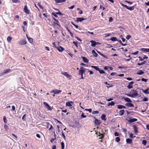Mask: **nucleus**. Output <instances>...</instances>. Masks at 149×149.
Listing matches in <instances>:
<instances>
[{"label":"nucleus","instance_id":"nucleus-62","mask_svg":"<svg viewBox=\"0 0 149 149\" xmlns=\"http://www.w3.org/2000/svg\"><path fill=\"white\" fill-rule=\"evenodd\" d=\"M139 52L138 51H137L134 53H133V54H134V55H136V54H137L138 53H139Z\"/></svg>","mask_w":149,"mask_h":149},{"label":"nucleus","instance_id":"nucleus-39","mask_svg":"<svg viewBox=\"0 0 149 149\" xmlns=\"http://www.w3.org/2000/svg\"><path fill=\"white\" fill-rule=\"evenodd\" d=\"M100 74H103V73H105V72H104L103 70H100L99 69V70L98 71Z\"/></svg>","mask_w":149,"mask_h":149},{"label":"nucleus","instance_id":"nucleus-3","mask_svg":"<svg viewBox=\"0 0 149 149\" xmlns=\"http://www.w3.org/2000/svg\"><path fill=\"white\" fill-rule=\"evenodd\" d=\"M85 19L82 17L77 18V19L76 20V21L77 22H81L82 21L84 20Z\"/></svg>","mask_w":149,"mask_h":149},{"label":"nucleus","instance_id":"nucleus-26","mask_svg":"<svg viewBox=\"0 0 149 149\" xmlns=\"http://www.w3.org/2000/svg\"><path fill=\"white\" fill-rule=\"evenodd\" d=\"M91 67L95 69V70H96L97 71H99L100 69L98 67H97V66H91Z\"/></svg>","mask_w":149,"mask_h":149},{"label":"nucleus","instance_id":"nucleus-56","mask_svg":"<svg viewBox=\"0 0 149 149\" xmlns=\"http://www.w3.org/2000/svg\"><path fill=\"white\" fill-rule=\"evenodd\" d=\"M114 135H115V136H118L119 135V134L118 132H116L115 133V134H114Z\"/></svg>","mask_w":149,"mask_h":149},{"label":"nucleus","instance_id":"nucleus-33","mask_svg":"<svg viewBox=\"0 0 149 149\" xmlns=\"http://www.w3.org/2000/svg\"><path fill=\"white\" fill-rule=\"evenodd\" d=\"M61 149H64V143L63 142H61Z\"/></svg>","mask_w":149,"mask_h":149},{"label":"nucleus","instance_id":"nucleus-21","mask_svg":"<svg viewBox=\"0 0 149 149\" xmlns=\"http://www.w3.org/2000/svg\"><path fill=\"white\" fill-rule=\"evenodd\" d=\"M124 113V110L123 109L120 110L119 112V114L120 116H122L123 115Z\"/></svg>","mask_w":149,"mask_h":149},{"label":"nucleus","instance_id":"nucleus-54","mask_svg":"<svg viewBox=\"0 0 149 149\" xmlns=\"http://www.w3.org/2000/svg\"><path fill=\"white\" fill-rule=\"evenodd\" d=\"M12 110L13 111H15V107L14 106H12Z\"/></svg>","mask_w":149,"mask_h":149},{"label":"nucleus","instance_id":"nucleus-28","mask_svg":"<svg viewBox=\"0 0 149 149\" xmlns=\"http://www.w3.org/2000/svg\"><path fill=\"white\" fill-rule=\"evenodd\" d=\"M11 70L10 69H7L5 70L4 71V72H3V73L6 74L8 72L10 71Z\"/></svg>","mask_w":149,"mask_h":149},{"label":"nucleus","instance_id":"nucleus-34","mask_svg":"<svg viewBox=\"0 0 149 149\" xmlns=\"http://www.w3.org/2000/svg\"><path fill=\"white\" fill-rule=\"evenodd\" d=\"M12 1L13 3H15L19 2L20 1L19 0H12Z\"/></svg>","mask_w":149,"mask_h":149},{"label":"nucleus","instance_id":"nucleus-60","mask_svg":"<svg viewBox=\"0 0 149 149\" xmlns=\"http://www.w3.org/2000/svg\"><path fill=\"white\" fill-rule=\"evenodd\" d=\"M127 79L129 81H130L132 80V79L130 77H128L127 78Z\"/></svg>","mask_w":149,"mask_h":149},{"label":"nucleus","instance_id":"nucleus-40","mask_svg":"<svg viewBox=\"0 0 149 149\" xmlns=\"http://www.w3.org/2000/svg\"><path fill=\"white\" fill-rule=\"evenodd\" d=\"M77 42H75V41H73V44L76 47H78V45H77Z\"/></svg>","mask_w":149,"mask_h":149},{"label":"nucleus","instance_id":"nucleus-6","mask_svg":"<svg viewBox=\"0 0 149 149\" xmlns=\"http://www.w3.org/2000/svg\"><path fill=\"white\" fill-rule=\"evenodd\" d=\"M63 75L65 76L67 78H69L71 77V76L69 74H68L67 72H62L61 73Z\"/></svg>","mask_w":149,"mask_h":149},{"label":"nucleus","instance_id":"nucleus-37","mask_svg":"<svg viewBox=\"0 0 149 149\" xmlns=\"http://www.w3.org/2000/svg\"><path fill=\"white\" fill-rule=\"evenodd\" d=\"M127 88L129 89H130L133 88V86L132 85H130L129 84L127 86Z\"/></svg>","mask_w":149,"mask_h":149},{"label":"nucleus","instance_id":"nucleus-27","mask_svg":"<svg viewBox=\"0 0 149 149\" xmlns=\"http://www.w3.org/2000/svg\"><path fill=\"white\" fill-rule=\"evenodd\" d=\"M115 104V103L113 102H108V106H109L110 105L113 106Z\"/></svg>","mask_w":149,"mask_h":149},{"label":"nucleus","instance_id":"nucleus-50","mask_svg":"<svg viewBox=\"0 0 149 149\" xmlns=\"http://www.w3.org/2000/svg\"><path fill=\"white\" fill-rule=\"evenodd\" d=\"M148 100V99L146 97L144 98L142 100V101H144V102H146V101H147Z\"/></svg>","mask_w":149,"mask_h":149},{"label":"nucleus","instance_id":"nucleus-18","mask_svg":"<svg viewBox=\"0 0 149 149\" xmlns=\"http://www.w3.org/2000/svg\"><path fill=\"white\" fill-rule=\"evenodd\" d=\"M83 61L85 63H88V59L82 56Z\"/></svg>","mask_w":149,"mask_h":149},{"label":"nucleus","instance_id":"nucleus-25","mask_svg":"<svg viewBox=\"0 0 149 149\" xmlns=\"http://www.w3.org/2000/svg\"><path fill=\"white\" fill-rule=\"evenodd\" d=\"M149 90V88H148L147 89L143 91L145 94H149V92H148V91Z\"/></svg>","mask_w":149,"mask_h":149},{"label":"nucleus","instance_id":"nucleus-22","mask_svg":"<svg viewBox=\"0 0 149 149\" xmlns=\"http://www.w3.org/2000/svg\"><path fill=\"white\" fill-rule=\"evenodd\" d=\"M133 128L134 129V131L135 133L138 132V128L136 125H133Z\"/></svg>","mask_w":149,"mask_h":149},{"label":"nucleus","instance_id":"nucleus-46","mask_svg":"<svg viewBox=\"0 0 149 149\" xmlns=\"http://www.w3.org/2000/svg\"><path fill=\"white\" fill-rule=\"evenodd\" d=\"M26 116V114L24 115H23V116L22 118V119L23 120H25Z\"/></svg>","mask_w":149,"mask_h":149},{"label":"nucleus","instance_id":"nucleus-4","mask_svg":"<svg viewBox=\"0 0 149 149\" xmlns=\"http://www.w3.org/2000/svg\"><path fill=\"white\" fill-rule=\"evenodd\" d=\"M26 41L25 40H21L19 43V44L20 45H23L26 44Z\"/></svg>","mask_w":149,"mask_h":149},{"label":"nucleus","instance_id":"nucleus-41","mask_svg":"<svg viewBox=\"0 0 149 149\" xmlns=\"http://www.w3.org/2000/svg\"><path fill=\"white\" fill-rule=\"evenodd\" d=\"M99 111H93L92 113L93 114H96V113H98Z\"/></svg>","mask_w":149,"mask_h":149},{"label":"nucleus","instance_id":"nucleus-16","mask_svg":"<svg viewBox=\"0 0 149 149\" xmlns=\"http://www.w3.org/2000/svg\"><path fill=\"white\" fill-rule=\"evenodd\" d=\"M56 3H61L64 2L66 0H54Z\"/></svg>","mask_w":149,"mask_h":149},{"label":"nucleus","instance_id":"nucleus-13","mask_svg":"<svg viewBox=\"0 0 149 149\" xmlns=\"http://www.w3.org/2000/svg\"><path fill=\"white\" fill-rule=\"evenodd\" d=\"M73 103V102L72 101L68 102L66 103V106L71 107L72 106V105L71 104Z\"/></svg>","mask_w":149,"mask_h":149},{"label":"nucleus","instance_id":"nucleus-20","mask_svg":"<svg viewBox=\"0 0 149 149\" xmlns=\"http://www.w3.org/2000/svg\"><path fill=\"white\" fill-rule=\"evenodd\" d=\"M101 119L104 121H106V116L104 114H103L101 117Z\"/></svg>","mask_w":149,"mask_h":149},{"label":"nucleus","instance_id":"nucleus-1","mask_svg":"<svg viewBox=\"0 0 149 149\" xmlns=\"http://www.w3.org/2000/svg\"><path fill=\"white\" fill-rule=\"evenodd\" d=\"M130 93L132 95V97H134L138 95L137 92L136 90H132Z\"/></svg>","mask_w":149,"mask_h":149},{"label":"nucleus","instance_id":"nucleus-57","mask_svg":"<svg viewBox=\"0 0 149 149\" xmlns=\"http://www.w3.org/2000/svg\"><path fill=\"white\" fill-rule=\"evenodd\" d=\"M134 81H132L131 82H130L129 84L130 85H132H132L134 84Z\"/></svg>","mask_w":149,"mask_h":149},{"label":"nucleus","instance_id":"nucleus-64","mask_svg":"<svg viewBox=\"0 0 149 149\" xmlns=\"http://www.w3.org/2000/svg\"><path fill=\"white\" fill-rule=\"evenodd\" d=\"M75 38L77 39V40H78L79 41H81V40L79 38H78V37H77L76 36Z\"/></svg>","mask_w":149,"mask_h":149},{"label":"nucleus","instance_id":"nucleus-55","mask_svg":"<svg viewBox=\"0 0 149 149\" xmlns=\"http://www.w3.org/2000/svg\"><path fill=\"white\" fill-rule=\"evenodd\" d=\"M54 24L57 25L58 26H59V24H59V22H58V21H56V22H54Z\"/></svg>","mask_w":149,"mask_h":149},{"label":"nucleus","instance_id":"nucleus-52","mask_svg":"<svg viewBox=\"0 0 149 149\" xmlns=\"http://www.w3.org/2000/svg\"><path fill=\"white\" fill-rule=\"evenodd\" d=\"M81 117L83 118H85L86 117V116L84 115V113H82L81 116Z\"/></svg>","mask_w":149,"mask_h":149},{"label":"nucleus","instance_id":"nucleus-12","mask_svg":"<svg viewBox=\"0 0 149 149\" xmlns=\"http://www.w3.org/2000/svg\"><path fill=\"white\" fill-rule=\"evenodd\" d=\"M140 50L143 52H149V48H142Z\"/></svg>","mask_w":149,"mask_h":149},{"label":"nucleus","instance_id":"nucleus-49","mask_svg":"<svg viewBox=\"0 0 149 149\" xmlns=\"http://www.w3.org/2000/svg\"><path fill=\"white\" fill-rule=\"evenodd\" d=\"M113 20V19L111 17H110L109 19V22H112Z\"/></svg>","mask_w":149,"mask_h":149},{"label":"nucleus","instance_id":"nucleus-9","mask_svg":"<svg viewBox=\"0 0 149 149\" xmlns=\"http://www.w3.org/2000/svg\"><path fill=\"white\" fill-rule=\"evenodd\" d=\"M90 42L91 43V46L93 47H95L96 45V42L94 40H91Z\"/></svg>","mask_w":149,"mask_h":149},{"label":"nucleus","instance_id":"nucleus-61","mask_svg":"<svg viewBox=\"0 0 149 149\" xmlns=\"http://www.w3.org/2000/svg\"><path fill=\"white\" fill-rule=\"evenodd\" d=\"M45 48L47 51H49L50 50L49 49V47L46 46V47H45Z\"/></svg>","mask_w":149,"mask_h":149},{"label":"nucleus","instance_id":"nucleus-30","mask_svg":"<svg viewBox=\"0 0 149 149\" xmlns=\"http://www.w3.org/2000/svg\"><path fill=\"white\" fill-rule=\"evenodd\" d=\"M110 40L113 41H115L117 40V38L116 37H112L111 38Z\"/></svg>","mask_w":149,"mask_h":149},{"label":"nucleus","instance_id":"nucleus-58","mask_svg":"<svg viewBox=\"0 0 149 149\" xmlns=\"http://www.w3.org/2000/svg\"><path fill=\"white\" fill-rule=\"evenodd\" d=\"M125 1L127 3L130 4H131L133 3L132 2H130V1Z\"/></svg>","mask_w":149,"mask_h":149},{"label":"nucleus","instance_id":"nucleus-15","mask_svg":"<svg viewBox=\"0 0 149 149\" xmlns=\"http://www.w3.org/2000/svg\"><path fill=\"white\" fill-rule=\"evenodd\" d=\"M26 36L29 42L31 43H32L33 42V39L32 38L29 37L27 35H26Z\"/></svg>","mask_w":149,"mask_h":149},{"label":"nucleus","instance_id":"nucleus-43","mask_svg":"<svg viewBox=\"0 0 149 149\" xmlns=\"http://www.w3.org/2000/svg\"><path fill=\"white\" fill-rule=\"evenodd\" d=\"M141 80L142 81H144L145 82H146L147 81V79H145L144 78H143L141 79Z\"/></svg>","mask_w":149,"mask_h":149},{"label":"nucleus","instance_id":"nucleus-35","mask_svg":"<svg viewBox=\"0 0 149 149\" xmlns=\"http://www.w3.org/2000/svg\"><path fill=\"white\" fill-rule=\"evenodd\" d=\"M144 73V72L141 70H140L139 72H138L137 74L141 75L143 74Z\"/></svg>","mask_w":149,"mask_h":149},{"label":"nucleus","instance_id":"nucleus-17","mask_svg":"<svg viewBox=\"0 0 149 149\" xmlns=\"http://www.w3.org/2000/svg\"><path fill=\"white\" fill-rule=\"evenodd\" d=\"M57 49L59 52H62L64 50V49L61 46L59 47H57Z\"/></svg>","mask_w":149,"mask_h":149},{"label":"nucleus","instance_id":"nucleus-29","mask_svg":"<svg viewBox=\"0 0 149 149\" xmlns=\"http://www.w3.org/2000/svg\"><path fill=\"white\" fill-rule=\"evenodd\" d=\"M95 123L96 124L99 125L100 123V122L97 119H95Z\"/></svg>","mask_w":149,"mask_h":149},{"label":"nucleus","instance_id":"nucleus-10","mask_svg":"<svg viewBox=\"0 0 149 149\" xmlns=\"http://www.w3.org/2000/svg\"><path fill=\"white\" fill-rule=\"evenodd\" d=\"M125 105L128 107H134V105L133 104L131 103V102L127 103L126 104H125Z\"/></svg>","mask_w":149,"mask_h":149},{"label":"nucleus","instance_id":"nucleus-19","mask_svg":"<svg viewBox=\"0 0 149 149\" xmlns=\"http://www.w3.org/2000/svg\"><path fill=\"white\" fill-rule=\"evenodd\" d=\"M92 53L93 54V56L96 57H97L98 56V54H97L95 52L94 50H93L92 51Z\"/></svg>","mask_w":149,"mask_h":149},{"label":"nucleus","instance_id":"nucleus-32","mask_svg":"<svg viewBox=\"0 0 149 149\" xmlns=\"http://www.w3.org/2000/svg\"><path fill=\"white\" fill-rule=\"evenodd\" d=\"M146 63V61H143V62L141 63H137V65H142L143 64H145Z\"/></svg>","mask_w":149,"mask_h":149},{"label":"nucleus","instance_id":"nucleus-5","mask_svg":"<svg viewBox=\"0 0 149 149\" xmlns=\"http://www.w3.org/2000/svg\"><path fill=\"white\" fill-rule=\"evenodd\" d=\"M24 11L26 13L28 14L29 13V11L27 7L26 6L24 7Z\"/></svg>","mask_w":149,"mask_h":149},{"label":"nucleus","instance_id":"nucleus-47","mask_svg":"<svg viewBox=\"0 0 149 149\" xmlns=\"http://www.w3.org/2000/svg\"><path fill=\"white\" fill-rule=\"evenodd\" d=\"M127 143H128L131 144L132 143V140H126Z\"/></svg>","mask_w":149,"mask_h":149},{"label":"nucleus","instance_id":"nucleus-11","mask_svg":"<svg viewBox=\"0 0 149 149\" xmlns=\"http://www.w3.org/2000/svg\"><path fill=\"white\" fill-rule=\"evenodd\" d=\"M123 98L124 99V100L127 102H132V100L128 97L125 98L123 97Z\"/></svg>","mask_w":149,"mask_h":149},{"label":"nucleus","instance_id":"nucleus-44","mask_svg":"<svg viewBox=\"0 0 149 149\" xmlns=\"http://www.w3.org/2000/svg\"><path fill=\"white\" fill-rule=\"evenodd\" d=\"M56 146L55 145H53L52 146V149H56Z\"/></svg>","mask_w":149,"mask_h":149},{"label":"nucleus","instance_id":"nucleus-36","mask_svg":"<svg viewBox=\"0 0 149 149\" xmlns=\"http://www.w3.org/2000/svg\"><path fill=\"white\" fill-rule=\"evenodd\" d=\"M118 41L120 42V43L123 46H125L127 45V44H123L120 40L119 41Z\"/></svg>","mask_w":149,"mask_h":149},{"label":"nucleus","instance_id":"nucleus-8","mask_svg":"<svg viewBox=\"0 0 149 149\" xmlns=\"http://www.w3.org/2000/svg\"><path fill=\"white\" fill-rule=\"evenodd\" d=\"M117 108L118 109H125L126 107L125 106L122 105H118L117 106Z\"/></svg>","mask_w":149,"mask_h":149},{"label":"nucleus","instance_id":"nucleus-24","mask_svg":"<svg viewBox=\"0 0 149 149\" xmlns=\"http://www.w3.org/2000/svg\"><path fill=\"white\" fill-rule=\"evenodd\" d=\"M61 91H62L61 90H58V89H55L54 94H58L60 92H61Z\"/></svg>","mask_w":149,"mask_h":149},{"label":"nucleus","instance_id":"nucleus-23","mask_svg":"<svg viewBox=\"0 0 149 149\" xmlns=\"http://www.w3.org/2000/svg\"><path fill=\"white\" fill-rule=\"evenodd\" d=\"M12 38L10 36H8L7 38V41L9 43H10L11 41Z\"/></svg>","mask_w":149,"mask_h":149},{"label":"nucleus","instance_id":"nucleus-38","mask_svg":"<svg viewBox=\"0 0 149 149\" xmlns=\"http://www.w3.org/2000/svg\"><path fill=\"white\" fill-rule=\"evenodd\" d=\"M134 6H132V7H130L129 10H134Z\"/></svg>","mask_w":149,"mask_h":149},{"label":"nucleus","instance_id":"nucleus-45","mask_svg":"<svg viewBox=\"0 0 149 149\" xmlns=\"http://www.w3.org/2000/svg\"><path fill=\"white\" fill-rule=\"evenodd\" d=\"M131 36L130 35H127L126 37V38L128 40L130 39L131 38Z\"/></svg>","mask_w":149,"mask_h":149},{"label":"nucleus","instance_id":"nucleus-31","mask_svg":"<svg viewBox=\"0 0 149 149\" xmlns=\"http://www.w3.org/2000/svg\"><path fill=\"white\" fill-rule=\"evenodd\" d=\"M3 121H4V123H7V120L6 118V116H4L3 117Z\"/></svg>","mask_w":149,"mask_h":149},{"label":"nucleus","instance_id":"nucleus-42","mask_svg":"<svg viewBox=\"0 0 149 149\" xmlns=\"http://www.w3.org/2000/svg\"><path fill=\"white\" fill-rule=\"evenodd\" d=\"M111 35V33H105V37H108L109 36H110Z\"/></svg>","mask_w":149,"mask_h":149},{"label":"nucleus","instance_id":"nucleus-63","mask_svg":"<svg viewBox=\"0 0 149 149\" xmlns=\"http://www.w3.org/2000/svg\"><path fill=\"white\" fill-rule=\"evenodd\" d=\"M123 131L125 132H126L127 131V130L126 129L124 128L123 129Z\"/></svg>","mask_w":149,"mask_h":149},{"label":"nucleus","instance_id":"nucleus-48","mask_svg":"<svg viewBox=\"0 0 149 149\" xmlns=\"http://www.w3.org/2000/svg\"><path fill=\"white\" fill-rule=\"evenodd\" d=\"M4 128L6 129V130H7L8 129V127L7 125L6 124L4 125Z\"/></svg>","mask_w":149,"mask_h":149},{"label":"nucleus","instance_id":"nucleus-51","mask_svg":"<svg viewBox=\"0 0 149 149\" xmlns=\"http://www.w3.org/2000/svg\"><path fill=\"white\" fill-rule=\"evenodd\" d=\"M147 143L146 140H143L142 143L144 145H145Z\"/></svg>","mask_w":149,"mask_h":149},{"label":"nucleus","instance_id":"nucleus-59","mask_svg":"<svg viewBox=\"0 0 149 149\" xmlns=\"http://www.w3.org/2000/svg\"><path fill=\"white\" fill-rule=\"evenodd\" d=\"M116 74L115 72H112L111 73L110 75L111 76L115 75Z\"/></svg>","mask_w":149,"mask_h":149},{"label":"nucleus","instance_id":"nucleus-14","mask_svg":"<svg viewBox=\"0 0 149 149\" xmlns=\"http://www.w3.org/2000/svg\"><path fill=\"white\" fill-rule=\"evenodd\" d=\"M137 120V119L136 118H133L131 119L128 120V122L129 123H133L136 121Z\"/></svg>","mask_w":149,"mask_h":149},{"label":"nucleus","instance_id":"nucleus-7","mask_svg":"<svg viewBox=\"0 0 149 149\" xmlns=\"http://www.w3.org/2000/svg\"><path fill=\"white\" fill-rule=\"evenodd\" d=\"M84 68L83 67H81L80 68V70H79V74H83V73L85 72V70L83 69Z\"/></svg>","mask_w":149,"mask_h":149},{"label":"nucleus","instance_id":"nucleus-53","mask_svg":"<svg viewBox=\"0 0 149 149\" xmlns=\"http://www.w3.org/2000/svg\"><path fill=\"white\" fill-rule=\"evenodd\" d=\"M74 5H72L70 7H68V8H69V9H72L74 8Z\"/></svg>","mask_w":149,"mask_h":149},{"label":"nucleus","instance_id":"nucleus-2","mask_svg":"<svg viewBox=\"0 0 149 149\" xmlns=\"http://www.w3.org/2000/svg\"><path fill=\"white\" fill-rule=\"evenodd\" d=\"M43 104L44 105L45 107L49 110H51L52 108L46 102H44Z\"/></svg>","mask_w":149,"mask_h":149}]
</instances>
